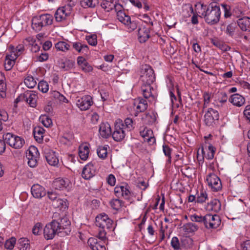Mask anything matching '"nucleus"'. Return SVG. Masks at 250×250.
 Wrapping results in <instances>:
<instances>
[{"label": "nucleus", "instance_id": "1", "mask_svg": "<svg viewBox=\"0 0 250 250\" xmlns=\"http://www.w3.org/2000/svg\"><path fill=\"white\" fill-rule=\"evenodd\" d=\"M52 220L46 225L43 229L44 238L52 239L56 234L62 236L69 234L71 232V223L64 214L57 211L53 213Z\"/></svg>", "mask_w": 250, "mask_h": 250}, {"label": "nucleus", "instance_id": "2", "mask_svg": "<svg viewBox=\"0 0 250 250\" xmlns=\"http://www.w3.org/2000/svg\"><path fill=\"white\" fill-rule=\"evenodd\" d=\"M202 7L204 9L202 15L207 23L214 25L218 22L220 18L221 11L218 3L212 2L208 6L202 5Z\"/></svg>", "mask_w": 250, "mask_h": 250}, {"label": "nucleus", "instance_id": "3", "mask_svg": "<svg viewBox=\"0 0 250 250\" xmlns=\"http://www.w3.org/2000/svg\"><path fill=\"white\" fill-rule=\"evenodd\" d=\"M190 219L192 222L203 223L205 227L208 229H215L221 223L220 218L216 214H207L202 216L194 214L190 215Z\"/></svg>", "mask_w": 250, "mask_h": 250}, {"label": "nucleus", "instance_id": "4", "mask_svg": "<svg viewBox=\"0 0 250 250\" xmlns=\"http://www.w3.org/2000/svg\"><path fill=\"white\" fill-rule=\"evenodd\" d=\"M24 50V46L20 44L16 47L10 45L8 48L9 53L5 59L4 68L6 71L11 70L15 63V61L19 56L21 55Z\"/></svg>", "mask_w": 250, "mask_h": 250}, {"label": "nucleus", "instance_id": "5", "mask_svg": "<svg viewBox=\"0 0 250 250\" xmlns=\"http://www.w3.org/2000/svg\"><path fill=\"white\" fill-rule=\"evenodd\" d=\"M54 18L49 14H43L36 16L32 20V26L33 29L38 32L47 26L51 25L53 22Z\"/></svg>", "mask_w": 250, "mask_h": 250}, {"label": "nucleus", "instance_id": "6", "mask_svg": "<svg viewBox=\"0 0 250 250\" xmlns=\"http://www.w3.org/2000/svg\"><path fill=\"white\" fill-rule=\"evenodd\" d=\"M117 18L130 31H132L137 27V22L136 21H131L130 17L126 12L120 8L116 11Z\"/></svg>", "mask_w": 250, "mask_h": 250}, {"label": "nucleus", "instance_id": "7", "mask_svg": "<svg viewBox=\"0 0 250 250\" xmlns=\"http://www.w3.org/2000/svg\"><path fill=\"white\" fill-rule=\"evenodd\" d=\"M155 80L154 72L151 67L147 64L142 65L140 69V80L143 84H151Z\"/></svg>", "mask_w": 250, "mask_h": 250}, {"label": "nucleus", "instance_id": "8", "mask_svg": "<svg viewBox=\"0 0 250 250\" xmlns=\"http://www.w3.org/2000/svg\"><path fill=\"white\" fill-rule=\"evenodd\" d=\"M3 138L8 145L15 149L21 148L25 143L22 138L10 133L4 134Z\"/></svg>", "mask_w": 250, "mask_h": 250}, {"label": "nucleus", "instance_id": "9", "mask_svg": "<svg viewBox=\"0 0 250 250\" xmlns=\"http://www.w3.org/2000/svg\"><path fill=\"white\" fill-rule=\"evenodd\" d=\"M125 125L122 120L119 119L115 123L114 130L112 136L114 141L120 142L124 139L126 135Z\"/></svg>", "mask_w": 250, "mask_h": 250}, {"label": "nucleus", "instance_id": "10", "mask_svg": "<svg viewBox=\"0 0 250 250\" xmlns=\"http://www.w3.org/2000/svg\"><path fill=\"white\" fill-rule=\"evenodd\" d=\"M95 225L99 228L111 229L113 221L104 213L98 215L95 219Z\"/></svg>", "mask_w": 250, "mask_h": 250}, {"label": "nucleus", "instance_id": "11", "mask_svg": "<svg viewBox=\"0 0 250 250\" xmlns=\"http://www.w3.org/2000/svg\"><path fill=\"white\" fill-rule=\"evenodd\" d=\"M26 157L28 160L27 164L30 167L33 168L37 166L39 153L37 147L30 146L28 152L26 153Z\"/></svg>", "mask_w": 250, "mask_h": 250}, {"label": "nucleus", "instance_id": "12", "mask_svg": "<svg viewBox=\"0 0 250 250\" xmlns=\"http://www.w3.org/2000/svg\"><path fill=\"white\" fill-rule=\"evenodd\" d=\"M219 119V113L218 111L212 108L208 109L204 116V122L205 124L208 126H213L216 121Z\"/></svg>", "mask_w": 250, "mask_h": 250}, {"label": "nucleus", "instance_id": "13", "mask_svg": "<svg viewBox=\"0 0 250 250\" xmlns=\"http://www.w3.org/2000/svg\"><path fill=\"white\" fill-rule=\"evenodd\" d=\"M208 138V137H205V144L202 146L201 152L204 158L208 160H211L214 158L216 148L207 142Z\"/></svg>", "mask_w": 250, "mask_h": 250}, {"label": "nucleus", "instance_id": "14", "mask_svg": "<svg viewBox=\"0 0 250 250\" xmlns=\"http://www.w3.org/2000/svg\"><path fill=\"white\" fill-rule=\"evenodd\" d=\"M208 186L214 191H218L222 188V184L220 178L215 174H210L207 178Z\"/></svg>", "mask_w": 250, "mask_h": 250}, {"label": "nucleus", "instance_id": "15", "mask_svg": "<svg viewBox=\"0 0 250 250\" xmlns=\"http://www.w3.org/2000/svg\"><path fill=\"white\" fill-rule=\"evenodd\" d=\"M71 8L67 6H62L57 9L55 13V18L57 21L61 22L65 20L70 14Z\"/></svg>", "mask_w": 250, "mask_h": 250}, {"label": "nucleus", "instance_id": "16", "mask_svg": "<svg viewBox=\"0 0 250 250\" xmlns=\"http://www.w3.org/2000/svg\"><path fill=\"white\" fill-rule=\"evenodd\" d=\"M92 104V98L89 95L84 96L76 101V105L81 110L88 109Z\"/></svg>", "mask_w": 250, "mask_h": 250}, {"label": "nucleus", "instance_id": "17", "mask_svg": "<svg viewBox=\"0 0 250 250\" xmlns=\"http://www.w3.org/2000/svg\"><path fill=\"white\" fill-rule=\"evenodd\" d=\"M23 101L28 103L31 107L36 106L38 96L36 91L27 90L23 93Z\"/></svg>", "mask_w": 250, "mask_h": 250}, {"label": "nucleus", "instance_id": "18", "mask_svg": "<svg viewBox=\"0 0 250 250\" xmlns=\"http://www.w3.org/2000/svg\"><path fill=\"white\" fill-rule=\"evenodd\" d=\"M134 106L136 110L135 116H137L138 113L144 112L147 108V101L142 98H138L135 100Z\"/></svg>", "mask_w": 250, "mask_h": 250}, {"label": "nucleus", "instance_id": "19", "mask_svg": "<svg viewBox=\"0 0 250 250\" xmlns=\"http://www.w3.org/2000/svg\"><path fill=\"white\" fill-rule=\"evenodd\" d=\"M87 243L92 250H106L105 242L100 241L97 238H89Z\"/></svg>", "mask_w": 250, "mask_h": 250}, {"label": "nucleus", "instance_id": "20", "mask_svg": "<svg viewBox=\"0 0 250 250\" xmlns=\"http://www.w3.org/2000/svg\"><path fill=\"white\" fill-rule=\"evenodd\" d=\"M101 6L106 12H109L113 9L116 11L120 8H123L121 4L117 3L113 0H103Z\"/></svg>", "mask_w": 250, "mask_h": 250}, {"label": "nucleus", "instance_id": "21", "mask_svg": "<svg viewBox=\"0 0 250 250\" xmlns=\"http://www.w3.org/2000/svg\"><path fill=\"white\" fill-rule=\"evenodd\" d=\"M95 167L92 162L88 163L83 167L82 176L83 178L88 180L92 178L95 174Z\"/></svg>", "mask_w": 250, "mask_h": 250}, {"label": "nucleus", "instance_id": "22", "mask_svg": "<svg viewBox=\"0 0 250 250\" xmlns=\"http://www.w3.org/2000/svg\"><path fill=\"white\" fill-rule=\"evenodd\" d=\"M150 85L151 84H143L141 86V91L145 98V99H147L148 101L151 102L155 100V97L152 93L151 90H153V88Z\"/></svg>", "mask_w": 250, "mask_h": 250}, {"label": "nucleus", "instance_id": "23", "mask_svg": "<svg viewBox=\"0 0 250 250\" xmlns=\"http://www.w3.org/2000/svg\"><path fill=\"white\" fill-rule=\"evenodd\" d=\"M69 184L70 182L68 179L58 178L53 181L52 187L56 189L63 190L66 189Z\"/></svg>", "mask_w": 250, "mask_h": 250}, {"label": "nucleus", "instance_id": "24", "mask_svg": "<svg viewBox=\"0 0 250 250\" xmlns=\"http://www.w3.org/2000/svg\"><path fill=\"white\" fill-rule=\"evenodd\" d=\"M138 40L141 43L146 42L150 37V29L145 26H141L138 29Z\"/></svg>", "mask_w": 250, "mask_h": 250}, {"label": "nucleus", "instance_id": "25", "mask_svg": "<svg viewBox=\"0 0 250 250\" xmlns=\"http://www.w3.org/2000/svg\"><path fill=\"white\" fill-rule=\"evenodd\" d=\"M31 191L33 197L36 198H41L46 194L45 188L39 184L34 185Z\"/></svg>", "mask_w": 250, "mask_h": 250}, {"label": "nucleus", "instance_id": "26", "mask_svg": "<svg viewBox=\"0 0 250 250\" xmlns=\"http://www.w3.org/2000/svg\"><path fill=\"white\" fill-rule=\"evenodd\" d=\"M196 199L198 203H202L206 202L208 199V195L206 191L202 190L200 192H198L196 197L192 195H189L188 196V200L189 202H192L195 201Z\"/></svg>", "mask_w": 250, "mask_h": 250}, {"label": "nucleus", "instance_id": "27", "mask_svg": "<svg viewBox=\"0 0 250 250\" xmlns=\"http://www.w3.org/2000/svg\"><path fill=\"white\" fill-rule=\"evenodd\" d=\"M77 63L81 69L85 73H88L93 70L92 66L87 62V61L82 56L77 58Z\"/></svg>", "mask_w": 250, "mask_h": 250}, {"label": "nucleus", "instance_id": "28", "mask_svg": "<svg viewBox=\"0 0 250 250\" xmlns=\"http://www.w3.org/2000/svg\"><path fill=\"white\" fill-rule=\"evenodd\" d=\"M45 157L47 163L51 166H55L59 163V159L55 153L52 150L45 152Z\"/></svg>", "mask_w": 250, "mask_h": 250}, {"label": "nucleus", "instance_id": "29", "mask_svg": "<svg viewBox=\"0 0 250 250\" xmlns=\"http://www.w3.org/2000/svg\"><path fill=\"white\" fill-rule=\"evenodd\" d=\"M229 101L234 105L240 107L245 104V99L239 94H234L229 98Z\"/></svg>", "mask_w": 250, "mask_h": 250}, {"label": "nucleus", "instance_id": "30", "mask_svg": "<svg viewBox=\"0 0 250 250\" xmlns=\"http://www.w3.org/2000/svg\"><path fill=\"white\" fill-rule=\"evenodd\" d=\"M100 135L104 138H107L111 134V130L110 125L107 123H102L99 129Z\"/></svg>", "mask_w": 250, "mask_h": 250}, {"label": "nucleus", "instance_id": "31", "mask_svg": "<svg viewBox=\"0 0 250 250\" xmlns=\"http://www.w3.org/2000/svg\"><path fill=\"white\" fill-rule=\"evenodd\" d=\"M237 24L241 29L244 31L250 32V18L243 17L237 21Z\"/></svg>", "mask_w": 250, "mask_h": 250}, {"label": "nucleus", "instance_id": "32", "mask_svg": "<svg viewBox=\"0 0 250 250\" xmlns=\"http://www.w3.org/2000/svg\"><path fill=\"white\" fill-rule=\"evenodd\" d=\"M89 153V146L87 144H82L79 146V155L82 160L85 161L87 160Z\"/></svg>", "mask_w": 250, "mask_h": 250}, {"label": "nucleus", "instance_id": "33", "mask_svg": "<svg viewBox=\"0 0 250 250\" xmlns=\"http://www.w3.org/2000/svg\"><path fill=\"white\" fill-rule=\"evenodd\" d=\"M44 132L45 130L42 127L38 126L34 128V136L38 143H41L42 142Z\"/></svg>", "mask_w": 250, "mask_h": 250}, {"label": "nucleus", "instance_id": "34", "mask_svg": "<svg viewBox=\"0 0 250 250\" xmlns=\"http://www.w3.org/2000/svg\"><path fill=\"white\" fill-rule=\"evenodd\" d=\"M73 48L79 53H86L88 51V47L86 44L80 42H72Z\"/></svg>", "mask_w": 250, "mask_h": 250}, {"label": "nucleus", "instance_id": "35", "mask_svg": "<svg viewBox=\"0 0 250 250\" xmlns=\"http://www.w3.org/2000/svg\"><path fill=\"white\" fill-rule=\"evenodd\" d=\"M109 148L108 145L99 146L97 149L98 157L102 159H105L107 156V149Z\"/></svg>", "mask_w": 250, "mask_h": 250}, {"label": "nucleus", "instance_id": "36", "mask_svg": "<svg viewBox=\"0 0 250 250\" xmlns=\"http://www.w3.org/2000/svg\"><path fill=\"white\" fill-rule=\"evenodd\" d=\"M74 62L70 60H66L65 61H61L59 62V67L64 71H68L74 67Z\"/></svg>", "mask_w": 250, "mask_h": 250}, {"label": "nucleus", "instance_id": "37", "mask_svg": "<svg viewBox=\"0 0 250 250\" xmlns=\"http://www.w3.org/2000/svg\"><path fill=\"white\" fill-rule=\"evenodd\" d=\"M47 197L51 202H60V203H66V200L62 199L60 196L55 191L48 192Z\"/></svg>", "mask_w": 250, "mask_h": 250}, {"label": "nucleus", "instance_id": "38", "mask_svg": "<svg viewBox=\"0 0 250 250\" xmlns=\"http://www.w3.org/2000/svg\"><path fill=\"white\" fill-rule=\"evenodd\" d=\"M182 228L186 233H189L197 230L198 227L194 223H188L184 225Z\"/></svg>", "mask_w": 250, "mask_h": 250}, {"label": "nucleus", "instance_id": "39", "mask_svg": "<svg viewBox=\"0 0 250 250\" xmlns=\"http://www.w3.org/2000/svg\"><path fill=\"white\" fill-rule=\"evenodd\" d=\"M99 0H80L82 7L86 8H94L99 3Z\"/></svg>", "mask_w": 250, "mask_h": 250}, {"label": "nucleus", "instance_id": "40", "mask_svg": "<svg viewBox=\"0 0 250 250\" xmlns=\"http://www.w3.org/2000/svg\"><path fill=\"white\" fill-rule=\"evenodd\" d=\"M51 97L54 99L56 103H67V100L59 92L54 91L51 93Z\"/></svg>", "mask_w": 250, "mask_h": 250}, {"label": "nucleus", "instance_id": "41", "mask_svg": "<svg viewBox=\"0 0 250 250\" xmlns=\"http://www.w3.org/2000/svg\"><path fill=\"white\" fill-rule=\"evenodd\" d=\"M40 121L46 127H49L52 125L51 119L45 114L42 115L39 118Z\"/></svg>", "mask_w": 250, "mask_h": 250}, {"label": "nucleus", "instance_id": "42", "mask_svg": "<svg viewBox=\"0 0 250 250\" xmlns=\"http://www.w3.org/2000/svg\"><path fill=\"white\" fill-rule=\"evenodd\" d=\"M156 121V115L154 112L147 113L145 116L144 124L147 125H151L154 123Z\"/></svg>", "mask_w": 250, "mask_h": 250}, {"label": "nucleus", "instance_id": "43", "mask_svg": "<svg viewBox=\"0 0 250 250\" xmlns=\"http://www.w3.org/2000/svg\"><path fill=\"white\" fill-rule=\"evenodd\" d=\"M55 47L57 50L66 52L68 51L70 46L65 42H59L55 44Z\"/></svg>", "mask_w": 250, "mask_h": 250}, {"label": "nucleus", "instance_id": "44", "mask_svg": "<svg viewBox=\"0 0 250 250\" xmlns=\"http://www.w3.org/2000/svg\"><path fill=\"white\" fill-rule=\"evenodd\" d=\"M25 85L29 88H34L37 84V82L31 76H27L24 80Z\"/></svg>", "mask_w": 250, "mask_h": 250}, {"label": "nucleus", "instance_id": "45", "mask_svg": "<svg viewBox=\"0 0 250 250\" xmlns=\"http://www.w3.org/2000/svg\"><path fill=\"white\" fill-rule=\"evenodd\" d=\"M123 124L125 125V129L127 131H130L135 127V124L133 120L130 118H126Z\"/></svg>", "mask_w": 250, "mask_h": 250}, {"label": "nucleus", "instance_id": "46", "mask_svg": "<svg viewBox=\"0 0 250 250\" xmlns=\"http://www.w3.org/2000/svg\"><path fill=\"white\" fill-rule=\"evenodd\" d=\"M178 94L179 96V101L178 103H177V99L172 91H169V96L171 100V104L172 105H175L176 107H179V103H180L181 101V98L179 91H178Z\"/></svg>", "mask_w": 250, "mask_h": 250}, {"label": "nucleus", "instance_id": "47", "mask_svg": "<svg viewBox=\"0 0 250 250\" xmlns=\"http://www.w3.org/2000/svg\"><path fill=\"white\" fill-rule=\"evenodd\" d=\"M18 244L19 245V250H27L29 246L28 240L24 238L20 239Z\"/></svg>", "mask_w": 250, "mask_h": 250}, {"label": "nucleus", "instance_id": "48", "mask_svg": "<svg viewBox=\"0 0 250 250\" xmlns=\"http://www.w3.org/2000/svg\"><path fill=\"white\" fill-rule=\"evenodd\" d=\"M16 239L15 237H11V238L7 240L4 244V247L7 250H12L16 244Z\"/></svg>", "mask_w": 250, "mask_h": 250}, {"label": "nucleus", "instance_id": "49", "mask_svg": "<svg viewBox=\"0 0 250 250\" xmlns=\"http://www.w3.org/2000/svg\"><path fill=\"white\" fill-rule=\"evenodd\" d=\"M163 150L165 156L167 157V162L168 163H170L171 162V149L167 145H163Z\"/></svg>", "mask_w": 250, "mask_h": 250}, {"label": "nucleus", "instance_id": "50", "mask_svg": "<svg viewBox=\"0 0 250 250\" xmlns=\"http://www.w3.org/2000/svg\"><path fill=\"white\" fill-rule=\"evenodd\" d=\"M38 89L43 93H46L48 91L49 86L47 82L42 81L38 83Z\"/></svg>", "mask_w": 250, "mask_h": 250}, {"label": "nucleus", "instance_id": "51", "mask_svg": "<svg viewBox=\"0 0 250 250\" xmlns=\"http://www.w3.org/2000/svg\"><path fill=\"white\" fill-rule=\"evenodd\" d=\"M86 40L89 45L96 46L97 44V36L95 34L87 36Z\"/></svg>", "mask_w": 250, "mask_h": 250}, {"label": "nucleus", "instance_id": "52", "mask_svg": "<svg viewBox=\"0 0 250 250\" xmlns=\"http://www.w3.org/2000/svg\"><path fill=\"white\" fill-rule=\"evenodd\" d=\"M99 230L97 235L98 240L100 241L105 242L106 240V232L105 229L99 228Z\"/></svg>", "mask_w": 250, "mask_h": 250}, {"label": "nucleus", "instance_id": "53", "mask_svg": "<svg viewBox=\"0 0 250 250\" xmlns=\"http://www.w3.org/2000/svg\"><path fill=\"white\" fill-rule=\"evenodd\" d=\"M221 6L223 7L224 11L225 18H229L231 16V13L230 12V7L225 3L221 4Z\"/></svg>", "mask_w": 250, "mask_h": 250}, {"label": "nucleus", "instance_id": "54", "mask_svg": "<svg viewBox=\"0 0 250 250\" xmlns=\"http://www.w3.org/2000/svg\"><path fill=\"white\" fill-rule=\"evenodd\" d=\"M236 24L235 23H231L229 24L226 28V33L229 36H232L235 31Z\"/></svg>", "mask_w": 250, "mask_h": 250}, {"label": "nucleus", "instance_id": "55", "mask_svg": "<svg viewBox=\"0 0 250 250\" xmlns=\"http://www.w3.org/2000/svg\"><path fill=\"white\" fill-rule=\"evenodd\" d=\"M152 133V130L147 128L146 127H144L143 130L140 129V134L145 139L150 136Z\"/></svg>", "mask_w": 250, "mask_h": 250}, {"label": "nucleus", "instance_id": "56", "mask_svg": "<svg viewBox=\"0 0 250 250\" xmlns=\"http://www.w3.org/2000/svg\"><path fill=\"white\" fill-rule=\"evenodd\" d=\"M122 186H124V188H122L121 194L123 196L127 198L130 193L129 190V186L126 184H122Z\"/></svg>", "mask_w": 250, "mask_h": 250}, {"label": "nucleus", "instance_id": "57", "mask_svg": "<svg viewBox=\"0 0 250 250\" xmlns=\"http://www.w3.org/2000/svg\"><path fill=\"white\" fill-rule=\"evenodd\" d=\"M171 247L176 250H177L180 248V243L179 239L177 237H173L171 241Z\"/></svg>", "mask_w": 250, "mask_h": 250}, {"label": "nucleus", "instance_id": "58", "mask_svg": "<svg viewBox=\"0 0 250 250\" xmlns=\"http://www.w3.org/2000/svg\"><path fill=\"white\" fill-rule=\"evenodd\" d=\"M243 114L247 121L250 124V104L246 106L243 111Z\"/></svg>", "mask_w": 250, "mask_h": 250}, {"label": "nucleus", "instance_id": "59", "mask_svg": "<svg viewBox=\"0 0 250 250\" xmlns=\"http://www.w3.org/2000/svg\"><path fill=\"white\" fill-rule=\"evenodd\" d=\"M6 83H3V84H0V97L2 98H4L6 96Z\"/></svg>", "mask_w": 250, "mask_h": 250}, {"label": "nucleus", "instance_id": "60", "mask_svg": "<svg viewBox=\"0 0 250 250\" xmlns=\"http://www.w3.org/2000/svg\"><path fill=\"white\" fill-rule=\"evenodd\" d=\"M8 119V115L7 112L3 110H0V122L1 121L6 122Z\"/></svg>", "mask_w": 250, "mask_h": 250}, {"label": "nucleus", "instance_id": "61", "mask_svg": "<svg viewBox=\"0 0 250 250\" xmlns=\"http://www.w3.org/2000/svg\"><path fill=\"white\" fill-rule=\"evenodd\" d=\"M211 43H212L215 46L221 48L222 46V42L217 38H213L210 40Z\"/></svg>", "mask_w": 250, "mask_h": 250}, {"label": "nucleus", "instance_id": "62", "mask_svg": "<svg viewBox=\"0 0 250 250\" xmlns=\"http://www.w3.org/2000/svg\"><path fill=\"white\" fill-rule=\"evenodd\" d=\"M107 182L111 186H114L116 183L115 176L113 174H110L107 179Z\"/></svg>", "mask_w": 250, "mask_h": 250}, {"label": "nucleus", "instance_id": "63", "mask_svg": "<svg viewBox=\"0 0 250 250\" xmlns=\"http://www.w3.org/2000/svg\"><path fill=\"white\" fill-rule=\"evenodd\" d=\"M204 102L206 104H208L210 102L211 94L208 92H205L203 94Z\"/></svg>", "mask_w": 250, "mask_h": 250}, {"label": "nucleus", "instance_id": "64", "mask_svg": "<svg viewBox=\"0 0 250 250\" xmlns=\"http://www.w3.org/2000/svg\"><path fill=\"white\" fill-rule=\"evenodd\" d=\"M219 95V101L220 103H224L227 102L228 97L227 94L225 92H221Z\"/></svg>", "mask_w": 250, "mask_h": 250}]
</instances>
